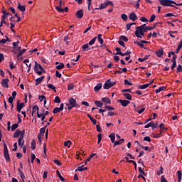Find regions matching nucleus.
<instances>
[{"label":"nucleus","instance_id":"nucleus-1","mask_svg":"<svg viewBox=\"0 0 182 182\" xmlns=\"http://www.w3.org/2000/svg\"><path fill=\"white\" fill-rule=\"evenodd\" d=\"M159 2L162 6H172L173 8H176L174 5H176V6H182V3L177 4L173 0H159Z\"/></svg>","mask_w":182,"mask_h":182},{"label":"nucleus","instance_id":"nucleus-2","mask_svg":"<svg viewBox=\"0 0 182 182\" xmlns=\"http://www.w3.org/2000/svg\"><path fill=\"white\" fill-rule=\"evenodd\" d=\"M4 157L6 161H11V156H9V152L8 151V146L6 144H4Z\"/></svg>","mask_w":182,"mask_h":182},{"label":"nucleus","instance_id":"nucleus-3","mask_svg":"<svg viewBox=\"0 0 182 182\" xmlns=\"http://www.w3.org/2000/svg\"><path fill=\"white\" fill-rule=\"evenodd\" d=\"M146 24H142L140 26L136 27V31H135V36L136 37H140L139 33L141 32H146V28H145Z\"/></svg>","mask_w":182,"mask_h":182},{"label":"nucleus","instance_id":"nucleus-4","mask_svg":"<svg viewBox=\"0 0 182 182\" xmlns=\"http://www.w3.org/2000/svg\"><path fill=\"white\" fill-rule=\"evenodd\" d=\"M109 5H112V6H113V2L110 1H107V2L102 3L100 5L99 8H95L94 9V11L96 10H99V9H105V8H107V6H109Z\"/></svg>","mask_w":182,"mask_h":182},{"label":"nucleus","instance_id":"nucleus-5","mask_svg":"<svg viewBox=\"0 0 182 182\" xmlns=\"http://www.w3.org/2000/svg\"><path fill=\"white\" fill-rule=\"evenodd\" d=\"M114 85H116V82L111 81L110 79H109L104 84L103 89H110V87H113Z\"/></svg>","mask_w":182,"mask_h":182},{"label":"nucleus","instance_id":"nucleus-6","mask_svg":"<svg viewBox=\"0 0 182 182\" xmlns=\"http://www.w3.org/2000/svg\"><path fill=\"white\" fill-rule=\"evenodd\" d=\"M68 105H70V106H72V107H80V105L77 104L76 100H75L73 97H70L68 99Z\"/></svg>","mask_w":182,"mask_h":182},{"label":"nucleus","instance_id":"nucleus-7","mask_svg":"<svg viewBox=\"0 0 182 182\" xmlns=\"http://www.w3.org/2000/svg\"><path fill=\"white\" fill-rule=\"evenodd\" d=\"M46 127H48V126H45L43 128L40 129V132L38 135V140H41V139H42V137H43V136H45V132L46 130Z\"/></svg>","mask_w":182,"mask_h":182},{"label":"nucleus","instance_id":"nucleus-8","mask_svg":"<svg viewBox=\"0 0 182 182\" xmlns=\"http://www.w3.org/2000/svg\"><path fill=\"white\" fill-rule=\"evenodd\" d=\"M20 102L21 100H18L17 101V107H16V109H17V112L18 113H21V110H22V109H23V107H25V103L22 102L20 104Z\"/></svg>","mask_w":182,"mask_h":182},{"label":"nucleus","instance_id":"nucleus-9","mask_svg":"<svg viewBox=\"0 0 182 182\" xmlns=\"http://www.w3.org/2000/svg\"><path fill=\"white\" fill-rule=\"evenodd\" d=\"M41 70L42 72L45 73V68L41 65V64L38 63V62H35V65H34V70Z\"/></svg>","mask_w":182,"mask_h":182},{"label":"nucleus","instance_id":"nucleus-10","mask_svg":"<svg viewBox=\"0 0 182 182\" xmlns=\"http://www.w3.org/2000/svg\"><path fill=\"white\" fill-rule=\"evenodd\" d=\"M37 117H38V119H41V122H44V123H48V120H45V119H46V115L43 113H39L37 112Z\"/></svg>","mask_w":182,"mask_h":182},{"label":"nucleus","instance_id":"nucleus-11","mask_svg":"<svg viewBox=\"0 0 182 182\" xmlns=\"http://www.w3.org/2000/svg\"><path fill=\"white\" fill-rule=\"evenodd\" d=\"M75 16L77 19H82L83 18V9L78 10L75 14Z\"/></svg>","mask_w":182,"mask_h":182},{"label":"nucleus","instance_id":"nucleus-12","mask_svg":"<svg viewBox=\"0 0 182 182\" xmlns=\"http://www.w3.org/2000/svg\"><path fill=\"white\" fill-rule=\"evenodd\" d=\"M129 18L130 19V21H133V22H134V21H137L138 17L136 13L132 12L129 14Z\"/></svg>","mask_w":182,"mask_h":182},{"label":"nucleus","instance_id":"nucleus-13","mask_svg":"<svg viewBox=\"0 0 182 182\" xmlns=\"http://www.w3.org/2000/svg\"><path fill=\"white\" fill-rule=\"evenodd\" d=\"M8 82H9V79L8 78L3 79L1 81V86H3V87H6V89H8V87H9V85H8Z\"/></svg>","mask_w":182,"mask_h":182},{"label":"nucleus","instance_id":"nucleus-14","mask_svg":"<svg viewBox=\"0 0 182 182\" xmlns=\"http://www.w3.org/2000/svg\"><path fill=\"white\" fill-rule=\"evenodd\" d=\"M119 103H121L123 107H127L128 105H130V101L126 100H119Z\"/></svg>","mask_w":182,"mask_h":182},{"label":"nucleus","instance_id":"nucleus-15","mask_svg":"<svg viewBox=\"0 0 182 182\" xmlns=\"http://www.w3.org/2000/svg\"><path fill=\"white\" fill-rule=\"evenodd\" d=\"M3 16L1 18H4V19H6L8 16H12V14L10 12H6V11L4 10V8L2 9Z\"/></svg>","mask_w":182,"mask_h":182},{"label":"nucleus","instance_id":"nucleus-16","mask_svg":"<svg viewBox=\"0 0 182 182\" xmlns=\"http://www.w3.org/2000/svg\"><path fill=\"white\" fill-rule=\"evenodd\" d=\"M45 79V76H41L37 79L35 80L36 84L35 86H38V85H41L42 83V80Z\"/></svg>","mask_w":182,"mask_h":182},{"label":"nucleus","instance_id":"nucleus-17","mask_svg":"<svg viewBox=\"0 0 182 182\" xmlns=\"http://www.w3.org/2000/svg\"><path fill=\"white\" fill-rule=\"evenodd\" d=\"M17 9H18V11H21V12L23 13L25 12V11H26V7L25 6H22L21 3L18 2Z\"/></svg>","mask_w":182,"mask_h":182},{"label":"nucleus","instance_id":"nucleus-18","mask_svg":"<svg viewBox=\"0 0 182 182\" xmlns=\"http://www.w3.org/2000/svg\"><path fill=\"white\" fill-rule=\"evenodd\" d=\"M101 100L102 102H103V103H105L106 105H110V103H112V100L107 97H102Z\"/></svg>","mask_w":182,"mask_h":182},{"label":"nucleus","instance_id":"nucleus-19","mask_svg":"<svg viewBox=\"0 0 182 182\" xmlns=\"http://www.w3.org/2000/svg\"><path fill=\"white\" fill-rule=\"evenodd\" d=\"M18 143L19 147H23V144H25V141L23 139V136H20L18 139Z\"/></svg>","mask_w":182,"mask_h":182},{"label":"nucleus","instance_id":"nucleus-20","mask_svg":"<svg viewBox=\"0 0 182 182\" xmlns=\"http://www.w3.org/2000/svg\"><path fill=\"white\" fill-rule=\"evenodd\" d=\"M164 54V49L163 48H161L156 52V56H158V58H161V56H163Z\"/></svg>","mask_w":182,"mask_h":182},{"label":"nucleus","instance_id":"nucleus-21","mask_svg":"<svg viewBox=\"0 0 182 182\" xmlns=\"http://www.w3.org/2000/svg\"><path fill=\"white\" fill-rule=\"evenodd\" d=\"M157 26V23H154L153 26L149 27L146 26L145 24V32H147L148 31H153V29H156V27Z\"/></svg>","mask_w":182,"mask_h":182},{"label":"nucleus","instance_id":"nucleus-22","mask_svg":"<svg viewBox=\"0 0 182 182\" xmlns=\"http://www.w3.org/2000/svg\"><path fill=\"white\" fill-rule=\"evenodd\" d=\"M63 4V1H62V0H60L59 6H55V9L58 10V12H63V9H62Z\"/></svg>","mask_w":182,"mask_h":182},{"label":"nucleus","instance_id":"nucleus-23","mask_svg":"<svg viewBox=\"0 0 182 182\" xmlns=\"http://www.w3.org/2000/svg\"><path fill=\"white\" fill-rule=\"evenodd\" d=\"M102 89V82H99L96 85V86L94 87L95 92H97Z\"/></svg>","mask_w":182,"mask_h":182},{"label":"nucleus","instance_id":"nucleus-24","mask_svg":"<svg viewBox=\"0 0 182 182\" xmlns=\"http://www.w3.org/2000/svg\"><path fill=\"white\" fill-rule=\"evenodd\" d=\"M21 131L19 130V129H17L13 135L14 139H18V137H19V134H21Z\"/></svg>","mask_w":182,"mask_h":182},{"label":"nucleus","instance_id":"nucleus-25","mask_svg":"<svg viewBox=\"0 0 182 182\" xmlns=\"http://www.w3.org/2000/svg\"><path fill=\"white\" fill-rule=\"evenodd\" d=\"M123 141H124V139H122L119 141H115L114 142V146L113 147H116V146H120V144H122L123 143Z\"/></svg>","mask_w":182,"mask_h":182},{"label":"nucleus","instance_id":"nucleus-26","mask_svg":"<svg viewBox=\"0 0 182 182\" xmlns=\"http://www.w3.org/2000/svg\"><path fill=\"white\" fill-rule=\"evenodd\" d=\"M149 127H152L153 130H154V122H151L145 125L144 129H149Z\"/></svg>","mask_w":182,"mask_h":182},{"label":"nucleus","instance_id":"nucleus-27","mask_svg":"<svg viewBox=\"0 0 182 182\" xmlns=\"http://www.w3.org/2000/svg\"><path fill=\"white\" fill-rule=\"evenodd\" d=\"M32 109H33L32 116H33V113H35L36 111H37V113H39V107L38 105L33 106Z\"/></svg>","mask_w":182,"mask_h":182},{"label":"nucleus","instance_id":"nucleus-28","mask_svg":"<svg viewBox=\"0 0 182 182\" xmlns=\"http://www.w3.org/2000/svg\"><path fill=\"white\" fill-rule=\"evenodd\" d=\"M87 117H89V119L92 122V124L95 125L96 123H97V121L96 119H95L92 116H90V114H87Z\"/></svg>","mask_w":182,"mask_h":182},{"label":"nucleus","instance_id":"nucleus-29","mask_svg":"<svg viewBox=\"0 0 182 182\" xmlns=\"http://www.w3.org/2000/svg\"><path fill=\"white\" fill-rule=\"evenodd\" d=\"M36 148V142L35 141V139H33L31 143V150H35Z\"/></svg>","mask_w":182,"mask_h":182},{"label":"nucleus","instance_id":"nucleus-30","mask_svg":"<svg viewBox=\"0 0 182 182\" xmlns=\"http://www.w3.org/2000/svg\"><path fill=\"white\" fill-rule=\"evenodd\" d=\"M166 90V87L165 86H162V87H160L159 88L156 89L155 90L156 93H160V92H163Z\"/></svg>","mask_w":182,"mask_h":182},{"label":"nucleus","instance_id":"nucleus-31","mask_svg":"<svg viewBox=\"0 0 182 182\" xmlns=\"http://www.w3.org/2000/svg\"><path fill=\"white\" fill-rule=\"evenodd\" d=\"M55 68L58 70H60V69H64L65 68V64H63V63H60V64L58 65H57L55 67Z\"/></svg>","mask_w":182,"mask_h":182},{"label":"nucleus","instance_id":"nucleus-32","mask_svg":"<svg viewBox=\"0 0 182 182\" xmlns=\"http://www.w3.org/2000/svg\"><path fill=\"white\" fill-rule=\"evenodd\" d=\"M102 34H98L97 36V39L98 41L100 42V45H103V43L105 42V41L103 40V38H102Z\"/></svg>","mask_w":182,"mask_h":182},{"label":"nucleus","instance_id":"nucleus-33","mask_svg":"<svg viewBox=\"0 0 182 182\" xmlns=\"http://www.w3.org/2000/svg\"><path fill=\"white\" fill-rule=\"evenodd\" d=\"M18 52H21V47H14L13 50V53L18 55Z\"/></svg>","mask_w":182,"mask_h":182},{"label":"nucleus","instance_id":"nucleus-34","mask_svg":"<svg viewBox=\"0 0 182 182\" xmlns=\"http://www.w3.org/2000/svg\"><path fill=\"white\" fill-rule=\"evenodd\" d=\"M56 174L57 176H58V178H60V181H65V178L62 176V175L60 174V172H59L58 170L56 171Z\"/></svg>","mask_w":182,"mask_h":182},{"label":"nucleus","instance_id":"nucleus-35","mask_svg":"<svg viewBox=\"0 0 182 182\" xmlns=\"http://www.w3.org/2000/svg\"><path fill=\"white\" fill-rule=\"evenodd\" d=\"M26 52V49L25 48L20 50V51L17 54V58H20V56H22V55H23V53H25Z\"/></svg>","mask_w":182,"mask_h":182},{"label":"nucleus","instance_id":"nucleus-36","mask_svg":"<svg viewBox=\"0 0 182 182\" xmlns=\"http://www.w3.org/2000/svg\"><path fill=\"white\" fill-rule=\"evenodd\" d=\"M104 109H105V111L107 110L108 112H112V110H114V107L108 105H105L104 107Z\"/></svg>","mask_w":182,"mask_h":182},{"label":"nucleus","instance_id":"nucleus-37","mask_svg":"<svg viewBox=\"0 0 182 182\" xmlns=\"http://www.w3.org/2000/svg\"><path fill=\"white\" fill-rule=\"evenodd\" d=\"M109 139H111L112 143H114V140H116V135L114 134H111L109 135Z\"/></svg>","mask_w":182,"mask_h":182},{"label":"nucleus","instance_id":"nucleus-38","mask_svg":"<svg viewBox=\"0 0 182 182\" xmlns=\"http://www.w3.org/2000/svg\"><path fill=\"white\" fill-rule=\"evenodd\" d=\"M18 127H19V124L16 123L14 124L11 126V132H15V130H16V129H18Z\"/></svg>","mask_w":182,"mask_h":182},{"label":"nucleus","instance_id":"nucleus-39","mask_svg":"<svg viewBox=\"0 0 182 182\" xmlns=\"http://www.w3.org/2000/svg\"><path fill=\"white\" fill-rule=\"evenodd\" d=\"M95 104L97 107H103V102L101 101H95Z\"/></svg>","mask_w":182,"mask_h":182},{"label":"nucleus","instance_id":"nucleus-40","mask_svg":"<svg viewBox=\"0 0 182 182\" xmlns=\"http://www.w3.org/2000/svg\"><path fill=\"white\" fill-rule=\"evenodd\" d=\"M149 86H150V84H144L142 85H139V89H141L143 90L144 89H147V87H149Z\"/></svg>","mask_w":182,"mask_h":182},{"label":"nucleus","instance_id":"nucleus-41","mask_svg":"<svg viewBox=\"0 0 182 182\" xmlns=\"http://www.w3.org/2000/svg\"><path fill=\"white\" fill-rule=\"evenodd\" d=\"M119 41H122V42H128L129 38H127L125 36H121L119 37Z\"/></svg>","mask_w":182,"mask_h":182},{"label":"nucleus","instance_id":"nucleus-42","mask_svg":"<svg viewBox=\"0 0 182 182\" xmlns=\"http://www.w3.org/2000/svg\"><path fill=\"white\" fill-rule=\"evenodd\" d=\"M149 58H150V55H146L144 58H138L139 62H144V60H147V59H149Z\"/></svg>","mask_w":182,"mask_h":182},{"label":"nucleus","instance_id":"nucleus-43","mask_svg":"<svg viewBox=\"0 0 182 182\" xmlns=\"http://www.w3.org/2000/svg\"><path fill=\"white\" fill-rule=\"evenodd\" d=\"M71 144H72V142L69 140L64 142L65 147H68V149H70V145Z\"/></svg>","mask_w":182,"mask_h":182},{"label":"nucleus","instance_id":"nucleus-44","mask_svg":"<svg viewBox=\"0 0 182 182\" xmlns=\"http://www.w3.org/2000/svg\"><path fill=\"white\" fill-rule=\"evenodd\" d=\"M82 167H83V165H82L81 166H78L76 171H77V170H78V171H85V170H87V168H88L87 167H84V168H82Z\"/></svg>","mask_w":182,"mask_h":182},{"label":"nucleus","instance_id":"nucleus-45","mask_svg":"<svg viewBox=\"0 0 182 182\" xmlns=\"http://www.w3.org/2000/svg\"><path fill=\"white\" fill-rule=\"evenodd\" d=\"M177 175H178V181L181 182V176H182L181 171H178Z\"/></svg>","mask_w":182,"mask_h":182},{"label":"nucleus","instance_id":"nucleus-46","mask_svg":"<svg viewBox=\"0 0 182 182\" xmlns=\"http://www.w3.org/2000/svg\"><path fill=\"white\" fill-rule=\"evenodd\" d=\"M123 96H124L128 100H132V95L129 93H124Z\"/></svg>","mask_w":182,"mask_h":182},{"label":"nucleus","instance_id":"nucleus-47","mask_svg":"<svg viewBox=\"0 0 182 182\" xmlns=\"http://www.w3.org/2000/svg\"><path fill=\"white\" fill-rule=\"evenodd\" d=\"M48 89H52L54 92H56V87H55L53 84H48Z\"/></svg>","mask_w":182,"mask_h":182},{"label":"nucleus","instance_id":"nucleus-48","mask_svg":"<svg viewBox=\"0 0 182 182\" xmlns=\"http://www.w3.org/2000/svg\"><path fill=\"white\" fill-rule=\"evenodd\" d=\"M60 112H62L59 107H55L53 110V113L54 114H56L57 113H60Z\"/></svg>","mask_w":182,"mask_h":182},{"label":"nucleus","instance_id":"nucleus-49","mask_svg":"<svg viewBox=\"0 0 182 182\" xmlns=\"http://www.w3.org/2000/svg\"><path fill=\"white\" fill-rule=\"evenodd\" d=\"M97 40V37H95L94 38H92L89 43L88 45H95V42H96V41Z\"/></svg>","mask_w":182,"mask_h":182},{"label":"nucleus","instance_id":"nucleus-50","mask_svg":"<svg viewBox=\"0 0 182 182\" xmlns=\"http://www.w3.org/2000/svg\"><path fill=\"white\" fill-rule=\"evenodd\" d=\"M61 102L62 100H60V98L59 97V96H56L55 97V100H54L55 103H60Z\"/></svg>","mask_w":182,"mask_h":182},{"label":"nucleus","instance_id":"nucleus-51","mask_svg":"<svg viewBox=\"0 0 182 182\" xmlns=\"http://www.w3.org/2000/svg\"><path fill=\"white\" fill-rule=\"evenodd\" d=\"M82 48L83 50H87V49H89V43L84 44Z\"/></svg>","mask_w":182,"mask_h":182},{"label":"nucleus","instance_id":"nucleus-52","mask_svg":"<svg viewBox=\"0 0 182 182\" xmlns=\"http://www.w3.org/2000/svg\"><path fill=\"white\" fill-rule=\"evenodd\" d=\"M159 128H160L161 130H168V128H166V127H164V123L160 124Z\"/></svg>","mask_w":182,"mask_h":182},{"label":"nucleus","instance_id":"nucleus-53","mask_svg":"<svg viewBox=\"0 0 182 182\" xmlns=\"http://www.w3.org/2000/svg\"><path fill=\"white\" fill-rule=\"evenodd\" d=\"M119 45H120L121 46H122V48H126V44L124 43V42H123L122 40H119L118 41Z\"/></svg>","mask_w":182,"mask_h":182},{"label":"nucleus","instance_id":"nucleus-54","mask_svg":"<svg viewBox=\"0 0 182 182\" xmlns=\"http://www.w3.org/2000/svg\"><path fill=\"white\" fill-rule=\"evenodd\" d=\"M125 160H126L127 163H132V164H135L134 161L129 160V157H127V156H125Z\"/></svg>","mask_w":182,"mask_h":182},{"label":"nucleus","instance_id":"nucleus-55","mask_svg":"<svg viewBox=\"0 0 182 182\" xmlns=\"http://www.w3.org/2000/svg\"><path fill=\"white\" fill-rule=\"evenodd\" d=\"M144 141H148L149 143H150L151 141V139L150 138V136H145L144 138Z\"/></svg>","mask_w":182,"mask_h":182},{"label":"nucleus","instance_id":"nucleus-56","mask_svg":"<svg viewBox=\"0 0 182 182\" xmlns=\"http://www.w3.org/2000/svg\"><path fill=\"white\" fill-rule=\"evenodd\" d=\"M74 87H75V85H73V84H69L68 85V90H73Z\"/></svg>","mask_w":182,"mask_h":182},{"label":"nucleus","instance_id":"nucleus-57","mask_svg":"<svg viewBox=\"0 0 182 182\" xmlns=\"http://www.w3.org/2000/svg\"><path fill=\"white\" fill-rule=\"evenodd\" d=\"M139 21H141V22H147V21H149V20H147V18L146 17L141 16V17H140Z\"/></svg>","mask_w":182,"mask_h":182},{"label":"nucleus","instance_id":"nucleus-58","mask_svg":"<svg viewBox=\"0 0 182 182\" xmlns=\"http://www.w3.org/2000/svg\"><path fill=\"white\" fill-rule=\"evenodd\" d=\"M54 163L55 164H56L57 166H62V163H60V161L58 160V159H55L54 160Z\"/></svg>","mask_w":182,"mask_h":182},{"label":"nucleus","instance_id":"nucleus-59","mask_svg":"<svg viewBox=\"0 0 182 182\" xmlns=\"http://www.w3.org/2000/svg\"><path fill=\"white\" fill-rule=\"evenodd\" d=\"M38 99L40 100V102H43V99H46V97H45V95H39L38 96Z\"/></svg>","mask_w":182,"mask_h":182},{"label":"nucleus","instance_id":"nucleus-60","mask_svg":"<svg viewBox=\"0 0 182 182\" xmlns=\"http://www.w3.org/2000/svg\"><path fill=\"white\" fill-rule=\"evenodd\" d=\"M156 19V15L155 14H153L151 18H150V20H149V22H154V20Z\"/></svg>","mask_w":182,"mask_h":182},{"label":"nucleus","instance_id":"nucleus-61","mask_svg":"<svg viewBox=\"0 0 182 182\" xmlns=\"http://www.w3.org/2000/svg\"><path fill=\"white\" fill-rule=\"evenodd\" d=\"M55 76H56V77L60 78V77H62V74L60 73H59V71L56 70L55 71Z\"/></svg>","mask_w":182,"mask_h":182},{"label":"nucleus","instance_id":"nucleus-62","mask_svg":"<svg viewBox=\"0 0 182 182\" xmlns=\"http://www.w3.org/2000/svg\"><path fill=\"white\" fill-rule=\"evenodd\" d=\"M121 18H122V19H123V21H127V15L122 14Z\"/></svg>","mask_w":182,"mask_h":182},{"label":"nucleus","instance_id":"nucleus-63","mask_svg":"<svg viewBox=\"0 0 182 182\" xmlns=\"http://www.w3.org/2000/svg\"><path fill=\"white\" fill-rule=\"evenodd\" d=\"M177 70L178 72L179 73H181L182 72V66L181 65H178V67H177Z\"/></svg>","mask_w":182,"mask_h":182},{"label":"nucleus","instance_id":"nucleus-64","mask_svg":"<svg viewBox=\"0 0 182 182\" xmlns=\"http://www.w3.org/2000/svg\"><path fill=\"white\" fill-rule=\"evenodd\" d=\"M161 182H168L167 179H166L164 176H161Z\"/></svg>","mask_w":182,"mask_h":182}]
</instances>
